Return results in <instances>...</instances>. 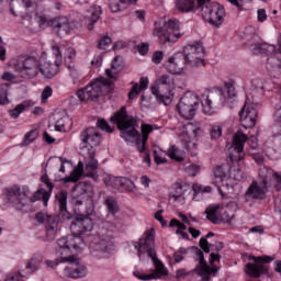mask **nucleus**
Segmentation results:
<instances>
[{
    "instance_id": "obj_18",
    "label": "nucleus",
    "mask_w": 281,
    "mask_h": 281,
    "mask_svg": "<svg viewBox=\"0 0 281 281\" xmlns=\"http://www.w3.org/2000/svg\"><path fill=\"white\" fill-rule=\"evenodd\" d=\"M258 117V104L246 101L239 111L240 124L244 128H254Z\"/></svg>"
},
{
    "instance_id": "obj_46",
    "label": "nucleus",
    "mask_w": 281,
    "mask_h": 281,
    "mask_svg": "<svg viewBox=\"0 0 281 281\" xmlns=\"http://www.w3.org/2000/svg\"><path fill=\"white\" fill-rule=\"evenodd\" d=\"M10 89V83L0 85V104H10V99H8V91Z\"/></svg>"
},
{
    "instance_id": "obj_12",
    "label": "nucleus",
    "mask_w": 281,
    "mask_h": 281,
    "mask_svg": "<svg viewBox=\"0 0 281 281\" xmlns=\"http://www.w3.org/2000/svg\"><path fill=\"white\" fill-rule=\"evenodd\" d=\"M201 133H203V130H201L199 125L193 123H188L183 125V131L179 135V139L182 144V147L186 150H189L192 157L196 155V138L201 137Z\"/></svg>"
},
{
    "instance_id": "obj_29",
    "label": "nucleus",
    "mask_w": 281,
    "mask_h": 281,
    "mask_svg": "<svg viewBox=\"0 0 281 281\" xmlns=\"http://www.w3.org/2000/svg\"><path fill=\"white\" fill-rule=\"evenodd\" d=\"M71 229L76 232V236H82L85 232L93 229V220L89 215L76 217V221L71 222Z\"/></svg>"
},
{
    "instance_id": "obj_60",
    "label": "nucleus",
    "mask_w": 281,
    "mask_h": 281,
    "mask_svg": "<svg viewBox=\"0 0 281 281\" xmlns=\"http://www.w3.org/2000/svg\"><path fill=\"white\" fill-rule=\"evenodd\" d=\"M186 258V249L181 248L180 250L173 254L175 262H181Z\"/></svg>"
},
{
    "instance_id": "obj_42",
    "label": "nucleus",
    "mask_w": 281,
    "mask_h": 281,
    "mask_svg": "<svg viewBox=\"0 0 281 281\" xmlns=\"http://www.w3.org/2000/svg\"><path fill=\"white\" fill-rule=\"evenodd\" d=\"M76 61V49L74 47L66 48L64 53V65L65 67H72Z\"/></svg>"
},
{
    "instance_id": "obj_30",
    "label": "nucleus",
    "mask_w": 281,
    "mask_h": 281,
    "mask_svg": "<svg viewBox=\"0 0 281 281\" xmlns=\"http://www.w3.org/2000/svg\"><path fill=\"white\" fill-rule=\"evenodd\" d=\"M168 196L176 203H186V184L183 182L173 183L169 189Z\"/></svg>"
},
{
    "instance_id": "obj_49",
    "label": "nucleus",
    "mask_w": 281,
    "mask_h": 281,
    "mask_svg": "<svg viewBox=\"0 0 281 281\" xmlns=\"http://www.w3.org/2000/svg\"><path fill=\"white\" fill-rule=\"evenodd\" d=\"M97 127L100 128V131H104L105 133H113V131H115V127H111L109 122H106L104 119H99L97 121Z\"/></svg>"
},
{
    "instance_id": "obj_55",
    "label": "nucleus",
    "mask_w": 281,
    "mask_h": 281,
    "mask_svg": "<svg viewBox=\"0 0 281 281\" xmlns=\"http://www.w3.org/2000/svg\"><path fill=\"white\" fill-rule=\"evenodd\" d=\"M142 91V88L139 87V83L135 82L128 92V100H135L137 95H139V92Z\"/></svg>"
},
{
    "instance_id": "obj_54",
    "label": "nucleus",
    "mask_w": 281,
    "mask_h": 281,
    "mask_svg": "<svg viewBox=\"0 0 281 281\" xmlns=\"http://www.w3.org/2000/svg\"><path fill=\"white\" fill-rule=\"evenodd\" d=\"M52 93H54V90L52 89V87L46 86L44 88V90L42 91V104L47 103V100H49V98H52Z\"/></svg>"
},
{
    "instance_id": "obj_19",
    "label": "nucleus",
    "mask_w": 281,
    "mask_h": 281,
    "mask_svg": "<svg viewBox=\"0 0 281 281\" xmlns=\"http://www.w3.org/2000/svg\"><path fill=\"white\" fill-rule=\"evenodd\" d=\"M182 54L189 67H201L203 65V46L201 44L187 45Z\"/></svg>"
},
{
    "instance_id": "obj_52",
    "label": "nucleus",
    "mask_w": 281,
    "mask_h": 281,
    "mask_svg": "<svg viewBox=\"0 0 281 281\" xmlns=\"http://www.w3.org/2000/svg\"><path fill=\"white\" fill-rule=\"evenodd\" d=\"M210 135L211 139H218L223 135V127L221 125H212Z\"/></svg>"
},
{
    "instance_id": "obj_24",
    "label": "nucleus",
    "mask_w": 281,
    "mask_h": 281,
    "mask_svg": "<svg viewBox=\"0 0 281 281\" xmlns=\"http://www.w3.org/2000/svg\"><path fill=\"white\" fill-rule=\"evenodd\" d=\"M221 102H223V92L221 90L207 92L206 98L202 100L203 113L213 115L214 106H217Z\"/></svg>"
},
{
    "instance_id": "obj_62",
    "label": "nucleus",
    "mask_w": 281,
    "mask_h": 281,
    "mask_svg": "<svg viewBox=\"0 0 281 281\" xmlns=\"http://www.w3.org/2000/svg\"><path fill=\"white\" fill-rule=\"evenodd\" d=\"M187 172L190 177H196V175L199 173V166L190 165L189 167H187Z\"/></svg>"
},
{
    "instance_id": "obj_25",
    "label": "nucleus",
    "mask_w": 281,
    "mask_h": 281,
    "mask_svg": "<svg viewBox=\"0 0 281 281\" xmlns=\"http://www.w3.org/2000/svg\"><path fill=\"white\" fill-rule=\"evenodd\" d=\"M94 245L97 251H109V249H113V231L101 228Z\"/></svg>"
},
{
    "instance_id": "obj_48",
    "label": "nucleus",
    "mask_w": 281,
    "mask_h": 281,
    "mask_svg": "<svg viewBox=\"0 0 281 281\" xmlns=\"http://www.w3.org/2000/svg\"><path fill=\"white\" fill-rule=\"evenodd\" d=\"M234 81H225L224 82V91H226L227 98H236V87L234 86Z\"/></svg>"
},
{
    "instance_id": "obj_13",
    "label": "nucleus",
    "mask_w": 281,
    "mask_h": 281,
    "mask_svg": "<svg viewBox=\"0 0 281 281\" xmlns=\"http://www.w3.org/2000/svg\"><path fill=\"white\" fill-rule=\"evenodd\" d=\"M177 109L183 120H194V115H196V110L199 109V97L193 92H186L181 97Z\"/></svg>"
},
{
    "instance_id": "obj_64",
    "label": "nucleus",
    "mask_w": 281,
    "mask_h": 281,
    "mask_svg": "<svg viewBox=\"0 0 281 281\" xmlns=\"http://www.w3.org/2000/svg\"><path fill=\"white\" fill-rule=\"evenodd\" d=\"M274 210L281 214V194L274 198Z\"/></svg>"
},
{
    "instance_id": "obj_15",
    "label": "nucleus",
    "mask_w": 281,
    "mask_h": 281,
    "mask_svg": "<svg viewBox=\"0 0 281 281\" xmlns=\"http://www.w3.org/2000/svg\"><path fill=\"white\" fill-rule=\"evenodd\" d=\"M269 190V182L262 176V169L259 170L258 180L252 181V183L247 189L245 196L247 201H262L267 196V192Z\"/></svg>"
},
{
    "instance_id": "obj_10",
    "label": "nucleus",
    "mask_w": 281,
    "mask_h": 281,
    "mask_svg": "<svg viewBox=\"0 0 281 281\" xmlns=\"http://www.w3.org/2000/svg\"><path fill=\"white\" fill-rule=\"evenodd\" d=\"M201 14L210 25L220 27L225 21V7L218 2H211L210 0H204V4L201 7Z\"/></svg>"
},
{
    "instance_id": "obj_61",
    "label": "nucleus",
    "mask_w": 281,
    "mask_h": 281,
    "mask_svg": "<svg viewBox=\"0 0 281 281\" xmlns=\"http://www.w3.org/2000/svg\"><path fill=\"white\" fill-rule=\"evenodd\" d=\"M267 65H272V67H280L281 60L276 57V55H270Z\"/></svg>"
},
{
    "instance_id": "obj_50",
    "label": "nucleus",
    "mask_w": 281,
    "mask_h": 281,
    "mask_svg": "<svg viewBox=\"0 0 281 281\" xmlns=\"http://www.w3.org/2000/svg\"><path fill=\"white\" fill-rule=\"evenodd\" d=\"M214 233H207L206 237H202L200 239V247L204 251V254H210V243H207V238H212Z\"/></svg>"
},
{
    "instance_id": "obj_33",
    "label": "nucleus",
    "mask_w": 281,
    "mask_h": 281,
    "mask_svg": "<svg viewBox=\"0 0 281 281\" xmlns=\"http://www.w3.org/2000/svg\"><path fill=\"white\" fill-rule=\"evenodd\" d=\"M60 65H63V61L60 60H55L54 64L45 61L44 64H41L40 74H42L44 78H54V76H57L58 71H60Z\"/></svg>"
},
{
    "instance_id": "obj_23",
    "label": "nucleus",
    "mask_w": 281,
    "mask_h": 281,
    "mask_svg": "<svg viewBox=\"0 0 281 281\" xmlns=\"http://www.w3.org/2000/svg\"><path fill=\"white\" fill-rule=\"evenodd\" d=\"M64 262H68V266L64 269V276H66V278L78 280L87 276V267L80 263L78 257L75 256V260Z\"/></svg>"
},
{
    "instance_id": "obj_32",
    "label": "nucleus",
    "mask_w": 281,
    "mask_h": 281,
    "mask_svg": "<svg viewBox=\"0 0 281 281\" xmlns=\"http://www.w3.org/2000/svg\"><path fill=\"white\" fill-rule=\"evenodd\" d=\"M261 177H263L266 179V181H268V188L271 187V179H273L274 181V190L277 192H280L281 190V172H277L273 171V169H269V168H261Z\"/></svg>"
},
{
    "instance_id": "obj_35",
    "label": "nucleus",
    "mask_w": 281,
    "mask_h": 281,
    "mask_svg": "<svg viewBox=\"0 0 281 281\" xmlns=\"http://www.w3.org/2000/svg\"><path fill=\"white\" fill-rule=\"evenodd\" d=\"M102 15L101 7H91L88 10V14L86 15V21L88 22V30H93V25L100 21V16Z\"/></svg>"
},
{
    "instance_id": "obj_7",
    "label": "nucleus",
    "mask_w": 281,
    "mask_h": 281,
    "mask_svg": "<svg viewBox=\"0 0 281 281\" xmlns=\"http://www.w3.org/2000/svg\"><path fill=\"white\" fill-rule=\"evenodd\" d=\"M172 91H175V77L170 75H161L156 80V86L151 87L153 95L165 106L172 104V98H175Z\"/></svg>"
},
{
    "instance_id": "obj_4",
    "label": "nucleus",
    "mask_w": 281,
    "mask_h": 281,
    "mask_svg": "<svg viewBox=\"0 0 281 281\" xmlns=\"http://www.w3.org/2000/svg\"><path fill=\"white\" fill-rule=\"evenodd\" d=\"M113 87V81L104 77L98 78L87 85L85 88L77 90L76 95L80 102H93L102 95L109 93Z\"/></svg>"
},
{
    "instance_id": "obj_41",
    "label": "nucleus",
    "mask_w": 281,
    "mask_h": 281,
    "mask_svg": "<svg viewBox=\"0 0 281 281\" xmlns=\"http://www.w3.org/2000/svg\"><path fill=\"white\" fill-rule=\"evenodd\" d=\"M117 60H120V56L114 57L111 68L105 69L108 78L112 80L115 79V76L123 69L122 65L117 64Z\"/></svg>"
},
{
    "instance_id": "obj_28",
    "label": "nucleus",
    "mask_w": 281,
    "mask_h": 281,
    "mask_svg": "<svg viewBox=\"0 0 281 281\" xmlns=\"http://www.w3.org/2000/svg\"><path fill=\"white\" fill-rule=\"evenodd\" d=\"M213 172L215 177V186L220 194H222V196H225V194H223V188L229 190V173H227L224 166L215 167L213 169Z\"/></svg>"
},
{
    "instance_id": "obj_39",
    "label": "nucleus",
    "mask_w": 281,
    "mask_h": 281,
    "mask_svg": "<svg viewBox=\"0 0 281 281\" xmlns=\"http://www.w3.org/2000/svg\"><path fill=\"white\" fill-rule=\"evenodd\" d=\"M30 106H34V101H23L22 103H19L13 110H10L9 115L12 117V120H16L19 115H21L25 109H30Z\"/></svg>"
},
{
    "instance_id": "obj_47",
    "label": "nucleus",
    "mask_w": 281,
    "mask_h": 281,
    "mask_svg": "<svg viewBox=\"0 0 281 281\" xmlns=\"http://www.w3.org/2000/svg\"><path fill=\"white\" fill-rule=\"evenodd\" d=\"M244 175L243 170L231 167L228 170V180L234 179V181H243L245 179Z\"/></svg>"
},
{
    "instance_id": "obj_51",
    "label": "nucleus",
    "mask_w": 281,
    "mask_h": 281,
    "mask_svg": "<svg viewBox=\"0 0 281 281\" xmlns=\"http://www.w3.org/2000/svg\"><path fill=\"white\" fill-rule=\"evenodd\" d=\"M154 161L155 164H157L158 166L160 164H166L168 160L166 159V153L161 151V150H154Z\"/></svg>"
},
{
    "instance_id": "obj_34",
    "label": "nucleus",
    "mask_w": 281,
    "mask_h": 281,
    "mask_svg": "<svg viewBox=\"0 0 281 281\" xmlns=\"http://www.w3.org/2000/svg\"><path fill=\"white\" fill-rule=\"evenodd\" d=\"M82 172H85V164H82V161H79L77 165V168H75L70 176L68 177H57V181H64V183H76L78 181H80V177H82Z\"/></svg>"
},
{
    "instance_id": "obj_43",
    "label": "nucleus",
    "mask_w": 281,
    "mask_h": 281,
    "mask_svg": "<svg viewBox=\"0 0 281 281\" xmlns=\"http://www.w3.org/2000/svg\"><path fill=\"white\" fill-rule=\"evenodd\" d=\"M105 205L108 207L109 214H112V216H115L117 212H120V205L117 204V200L113 196H108L105 200Z\"/></svg>"
},
{
    "instance_id": "obj_40",
    "label": "nucleus",
    "mask_w": 281,
    "mask_h": 281,
    "mask_svg": "<svg viewBox=\"0 0 281 281\" xmlns=\"http://www.w3.org/2000/svg\"><path fill=\"white\" fill-rule=\"evenodd\" d=\"M38 139V130L34 128L24 134L22 142L20 143L21 148H25V146H30V144H34Z\"/></svg>"
},
{
    "instance_id": "obj_9",
    "label": "nucleus",
    "mask_w": 281,
    "mask_h": 281,
    "mask_svg": "<svg viewBox=\"0 0 281 281\" xmlns=\"http://www.w3.org/2000/svg\"><path fill=\"white\" fill-rule=\"evenodd\" d=\"M57 256L61 257V262H69L76 260V256L71 255L74 251H82V237L76 235H68L57 240Z\"/></svg>"
},
{
    "instance_id": "obj_53",
    "label": "nucleus",
    "mask_w": 281,
    "mask_h": 281,
    "mask_svg": "<svg viewBox=\"0 0 281 281\" xmlns=\"http://www.w3.org/2000/svg\"><path fill=\"white\" fill-rule=\"evenodd\" d=\"M122 3H126V0H110L111 12H120L122 10Z\"/></svg>"
},
{
    "instance_id": "obj_27",
    "label": "nucleus",
    "mask_w": 281,
    "mask_h": 281,
    "mask_svg": "<svg viewBox=\"0 0 281 281\" xmlns=\"http://www.w3.org/2000/svg\"><path fill=\"white\" fill-rule=\"evenodd\" d=\"M188 63L186 61V57L183 54H177L173 57H170L167 63V70L169 74H173L177 76H181L183 71L188 69Z\"/></svg>"
},
{
    "instance_id": "obj_2",
    "label": "nucleus",
    "mask_w": 281,
    "mask_h": 281,
    "mask_svg": "<svg viewBox=\"0 0 281 281\" xmlns=\"http://www.w3.org/2000/svg\"><path fill=\"white\" fill-rule=\"evenodd\" d=\"M133 247L136 249L139 260H142V258H146L147 256V258L153 260L156 269L155 272L148 274L136 270L133 272L135 278L143 281L158 280V278H161L168 273V269H166V266H164L161 260L157 258V252L155 251V228L145 231L138 241L133 243Z\"/></svg>"
},
{
    "instance_id": "obj_36",
    "label": "nucleus",
    "mask_w": 281,
    "mask_h": 281,
    "mask_svg": "<svg viewBox=\"0 0 281 281\" xmlns=\"http://www.w3.org/2000/svg\"><path fill=\"white\" fill-rule=\"evenodd\" d=\"M50 196L52 193L49 191L45 189H38L29 198V201L31 203H36V201H43L44 207H47V203L49 202Z\"/></svg>"
},
{
    "instance_id": "obj_8",
    "label": "nucleus",
    "mask_w": 281,
    "mask_h": 281,
    "mask_svg": "<svg viewBox=\"0 0 281 281\" xmlns=\"http://www.w3.org/2000/svg\"><path fill=\"white\" fill-rule=\"evenodd\" d=\"M32 191L30 190V187L19 184H13L3 190L8 203L11 207L18 210V212H23L27 207V201Z\"/></svg>"
},
{
    "instance_id": "obj_17",
    "label": "nucleus",
    "mask_w": 281,
    "mask_h": 281,
    "mask_svg": "<svg viewBox=\"0 0 281 281\" xmlns=\"http://www.w3.org/2000/svg\"><path fill=\"white\" fill-rule=\"evenodd\" d=\"M36 19L40 27H44V25H46L47 27H53L59 32H65V34H69L71 32V24L67 16H58L49 20L45 15H37Z\"/></svg>"
},
{
    "instance_id": "obj_31",
    "label": "nucleus",
    "mask_w": 281,
    "mask_h": 281,
    "mask_svg": "<svg viewBox=\"0 0 281 281\" xmlns=\"http://www.w3.org/2000/svg\"><path fill=\"white\" fill-rule=\"evenodd\" d=\"M56 201L58 203L59 207V214L63 218V221H71L74 218V215L67 211V191L61 190L56 194Z\"/></svg>"
},
{
    "instance_id": "obj_5",
    "label": "nucleus",
    "mask_w": 281,
    "mask_h": 281,
    "mask_svg": "<svg viewBox=\"0 0 281 281\" xmlns=\"http://www.w3.org/2000/svg\"><path fill=\"white\" fill-rule=\"evenodd\" d=\"M181 27V22L177 19H169L167 22H164V25L155 22V27L153 35L158 38L160 45H166V43H177L183 33L179 32Z\"/></svg>"
},
{
    "instance_id": "obj_14",
    "label": "nucleus",
    "mask_w": 281,
    "mask_h": 281,
    "mask_svg": "<svg viewBox=\"0 0 281 281\" xmlns=\"http://www.w3.org/2000/svg\"><path fill=\"white\" fill-rule=\"evenodd\" d=\"M249 260H254L255 263L248 262L246 265V273L249 278H261V276H269V266L273 262V259L269 256H250Z\"/></svg>"
},
{
    "instance_id": "obj_20",
    "label": "nucleus",
    "mask_w": 281,
    "mask_h": 281,
    "mask_svg": "<svg viewBox=\"0 0 281 281\" xmlns=\"http://www.w3.org/2000/svg\"><path fill=\"white\" fill-rule=\"evenodd\" d=\"M35 220L41 225H45L46 236L48 240H53V238L56 237V234H58V223H59L58 216L40 212V213H36Z\"/></svg>"
},
{
    "instance_id": "obj_3",
    "label": "nucleus",
    "mask_w": 281,
    "mask_h": 281,
    "mask_svg": "<svg viewBox=\"0 0 281 281\" xmlns=\"http://www.w3.org/2000/svg\"><path fill=\"white\" fill-rule=\"evenodd\" d=\"M80 153L85 159H88L86 164L87 176L93 175L98 170V161L95 160V148L102 144V135L95 127H88L83 130L80 135Z\"/></svg>"
},
{
    "instance_id": "obj_38",
    "label": "nucleus",
    "mask_w": 281,
    "mask_h": 281,
    "mask_svg": "<svg viewBox=\"0 0 281 281\" xmlns=\"http://www.w3.org/2000/svg\"><path fill=\"white\" fill-rule=\"evenodd\" d=\"M67 69L69 71V77L71 78L72 85H80V82L85 80V74L80 67L74 65L67 67Z\"/></svg>"
},
{
    "instance_id": "obj_44",
    "label": "nucleus",
    "mask_w": 281,
    "mask_h": 281,
    "mask_svg": "<svg viewBox=\"0 0 281 281\" xmlns=\"http://www.w3.org/2000/svg\"><path fill=\"white\" fill-rule=\"evenodd\" d=\"M167 155L170 159H173L175 161H183V154L181 150H179V147L177 145H172L169 147Z\"/></svg>"
},
{
    "instance_id": "obj_1",
    "label": "nucleus",
    "mask_w": 281,
    "mask_h": 281,
    "mask_svg": "<svg viewBox=\"0 0 281 281\" xmlns=\"http://www.w3.org/2000/svg\"><path fill=\"white\" fill-rule=\"evenodd\" d=\"M111 122L116 124L119 131H121V137L122 139H125V142L137 137V150L140 155H144V164H147V166L150 167V154L148 153V149H146V144L148 142V136L153 133V125L143 123L140 125L142 135L139 138V132L135 128V126H137V120L128 115L126 106H122L117 112H115L114 115L111 116Z\"/></svg>"
},
{
    "instance_id": "obj_45",
    "label": "nucleus",
    "mask_w": 281,
    "mask_h": 281,
    "mask_svg": "<svg viewBox=\"0 0 281 281\" xmlns=\"http://www.w3.org/2000/svg\"><path fill=\"white\" fill-rule=\"evenodd\" d=\"M218 205L217 206H209L205 210L206 218L207 221H211V223H218Z\"/></svg>"
},
{
    "instance_id": "obj_21",
    "label": "nucleus",
    "mask_w": 281,
    "mask_h": 281,
    "mask_svg": "<svg viewBox=\"0 0 281 281\" xmlns=\"http://www.w3.org/2000/svg\"><path fill=\"white\" fill-rule=\"evenodd\" d=\"M194 260L199 262L198 276L202 277V281H210L212 274L216 276V273H218V270L221 269L216 266L210 268V266H207V261H205V256L203 255V251L201 249H195Z\"/></svg>"
},
{
    "instance_id": "obj_63",
    "label": "nucleus",
    "mask_w": 281,
    "mask_h": 281,
    "mask_svg": "<svg viewBox=\"0 0 281 281\" xmlns=\"http://www.w3.org/2000/svg\"><path fill=\"white\" fill-rule=\"evenodd\" d=\"M257 19H258L259 23H265V21H267V10L259 9L257 11Z\"/></svg>"
},
{
    "instance_id": "obj_11",
    "label": "nucleus",
    "mask_w": 281,
    "mask_h": 281,
    "mask_svg": "<svg viewBox=\"0 0 281 281\" xmlns=\"http://www.w3.org/2000/svg\"><path fill=\"white\" fill-rule=\"evenodd\" d=\"M41 60L34 56H20L14 63L15 71H19L22 78L32 80L41 74Z\"/></svg>"
},
{
    "instance_id": "obj_22",
    "label": "nucleus",
    "mask_w": 281,
    "mask_h": 281,
    "mask_svg": "<svg viewBox=\"0 0 281 281\" xmlns=\"http://www.w3.org/2000/svg\"><path fill=\"white\" fill-rule=\"evenodd\" d=\"M247 142V135L243 133V131H237L233 140V150L235 154L231 155V161L233 164H238V161H243L245 157V143Z\"/></svg>"
},
{
    "instance_id": "obj_6",
    "label": "nucleus",
    "mask_w": 281,
    "mask_h": 281,
    "mask_svg": "<svg viewBox=\"0 0 281 281\" xmlns=\"http://www.w3.org/2000/svg\"><path fill=\"white\" fill-rule=\"evenodd\" d=\"M91 190V184L86 182H79L72 189V207L77 217L91 214V209L87 207Z\"/></svg>"
},
{
    "instance_id": "obj_59",
    "label": "nucleus",
    "mask_w": 281,
    "mask_h": 281,
    "mask_svg": "<svg viewBox=\"0 0 281 281\" xmlns=\"http://www.w3.org/2000/svg\"><path fill=\"white\" fill-rule=\"evenodd\" d=\"M151 60L153 63H155V65L161 64V61L164 60V52L161 50L155 52L151 57Z\"/></svg>"
},
{
    "instance_id": "obj_57",
    "label": "nucleus",
    "mask_w": 281,
    "mask_h": 281,
    "mask_svg": "<svg viewBox=\"0 0 281 281\" xmlns=\"http://www.w3.org/2000/svg\"><path fill=\"white\" fill-rule=\"evenodd\" d=\"M110 43H111V37H109V36H103V37L99 41L98 47H99V49H106V47H109Z\"/></svg>"
},
{
    "instance_id": "obj_37",
    "label": "nucleus",
    "mask_w": 281,
    "mask_h": 281,
    "mask_svg": "<svg viewBox=\"0 0 281 281\" xmlns=\"http://www.w3.org/2000/svg\"><path fill=\"white\" fill-rule=\"evenodd\" d=\"M251 52L255 56L259 54H266L267 56H271L276 52V46L267 43L255 44L251 45Z\"/></svg>"
},
{
    "instance_id": "obj_26",
    "label": "nucleus",
    "mask_w": 281,
    "mask_h": 281,
    "mask_svg": "<svg viewBox=\"0 0 281 281\" xmlns=\"http://www.w3.org/2000/svg\"><path fill=\"white\" fill-rule=\"evenodd\" d=\"M205 0H175V9L181 14H190L203 8Z\"/></svg>"
},
{
    "instance_id": "obj_56",
    "label": "nucleus",
    "mask_w": 281,
    "mask_h": 281,
    "mask_svg": "<svg viewBox=\"0 0 281 281\" xmlns=\"http://www.w3.org/2000/svg\"><path fill=\"white\" fill-rule=\"evenodd\" d=\"M41 181L42 183H45L46 188H48V192L52 194V192H54V183L49 180V176L43 175Z\"/></svg>"
},
{
    "instance_id": "obj_58",
    "label": "nucleus",
    "mask_w": 281,
    "mask_h": 281,
    "mask_svg": "<svg viewBox=\"0 0 281 281\" xmlns=\"http://www.w3.org/2000/svg\"><path fill=\"white\" fill-rule=\"evenodd\" d=\"M194 194H199V192H212V187H202L201 184H193Z\"/></svg>"
},
{
    "instance_id": "obj_16",
    "label": "nucleus",
    "mask_w": 281,
    "mask_h": 281,
    "mask_svg": "<svg viewBox=\"0 0 281 281\" xmlns=\"http://www.w3.org/2000/svg\"><path fill=\"white\" fill-rule=\"evenodd\" d=\"M104 184L110 190H116L117 192H135L137 188L135 182L126 177L106 176L104 178Z\"/></svg>"
}]
</instances>
